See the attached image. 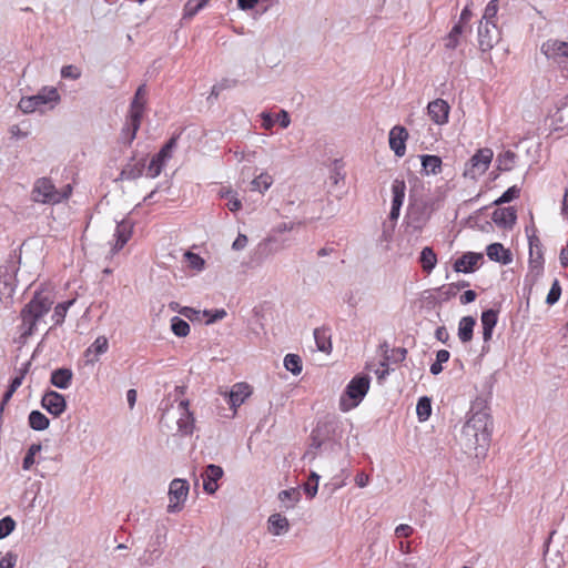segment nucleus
Segmentation results:
<instances>
[{
    "mask_svg": "<svg viewBox=\"0 0 568 568\" xmlns=\"http://www.w3.org/2000/svg\"><path fill=\"white\" fill-rule=\"evenodd\" d=\"M460 438L468 452H474L476 457L485 456L491 440L490 415L484 409H471L462 428Z\"/></svg>",
    "mask_w": 568,
    "mask_h": 568,
    "instance_id": "obj_1",
    "label": "nucleus"
},
{
    "mask_svg": "<svg viewBox=\"0 0 568 568\" xmlns=\"http://www.w3.org/2000/svg\"><path fill=\"white\" fill-rule=\"evenodd\" d=\"M53 300L41 292H36L31 301L21 310L22 335H32L37 322L42 318L51 308Z\"/></svg>",
    "mask_w": 568,
    "mask_h": 568,
    "instance_id": "obj_2",
    "label": "nucleus"
},
{
    "mask_svg": "<svg viewBox=\"0 0 568 568\" xmlns=\"http://www.w3.org/2000/svg\"><path fill=\"white\" fill-rule=\"evenodd\" d=\"M71 193L72 186L70 184L58 189L50 178L43 176L34 181L31 200L40 204H58L69 199Z\"/></svg>",
    "mask_w": 568,
    "mask_h": 568,
    "instance_id": "obj_3",
    "label": "nucleus"
},
{
    "mask_svg": "<svg viewBox=\"0 0 568 568\" xmlns=\"http://www.w3.org/2000/svg\"><path fill=\"white\" fill-rule=\"evenodd\" d=\"M60 100L61 97L54 87H43L37 94L21 98L18 106L23 113L44 112L52 110Z\"/></svg>",
    "mask_w": 568,
    "mask_h": 568,
    "instance_id": "obj_4",
    "label": "nucleus"
},
{
    "mask_svg": "<svg viewBox=\"0 0 568 568\" xmlns=\"http://www.w3.org/2000/svg\"><path fill=\"white\" fill-rule=\"evenodd\" d=\"M369 385L371 377L368 375L361 374L353 377L341 396V410L348 412L358 406L367 394Z\"/></svg>",
    "mask_w": 568,
    "mask_h": 568,
    "instance_id": "obj_5",
    "label": "nucleus"
},
{
    "mask_svg": "<svg viewBox=\"0 0 568 568\" xmlns=\"http://www.w3.org/2000/svg\"><path fill=\"white\" fill-rule=\"evenodd\" d=\"M145 104L146 89L143 84L138 88L131 102L129 116L124 128L122 129L124 140L131 142L135 139L136 131L140 128L141 120L145 110Z\"/></svg>",
    "mask_w": 568,
    "mask_h": 568,
    "instance_id": "obj_6",
    "label": "nucleus"
},
{
    "mask_svg": "<svg viewBox=\"0 0 568 568\" xmlns=\"http://www.w3.org/2000/svg\"><path fill=\"white\" fill-rule=\"evenodd\" d=\"M541 52L561 70H568V42L549 39L542 43Z\"/></svg>",
    "mask_w": 568,
    "mask_h": 568,
    "instance_id": "obj_7",
    "label": "nucleus"
},
{
    "mask_svg": "<svg viewBox=\"0 0 568 568\" xmlns=\"http://www.w3.org/2000/svg\"><path fill=\"white\" fill-rule=\"evenodd\" d=\"M190 485L187 480L175 478L169 487V505L168 511L171 514L179 513L183 509L187 498Z\"/></svg>",
    "mask_w": 568,
    "mask_h": 568,
    "instance_id": "obj_8",
    "label": "nucleus"
},
{
    "mask_svg": "<svg viewBox=\"0 0 568 568\" xmlns=\"http://www.w3.org/2000/svg\"><path fill=\"white\" fill-rule=\"evenodd\" d=\"M493 156L494 152L488 148L478 150L467 163L465 175L475 179L484 174L488 170Z\"/></svg>",
    "mask_w": 568,
    "mask_h": 568,
    "instance_id": "obj_9",
    "label": "nucleus"
},
{
    "mask_svg": "<svg viewBox=\"0 0 568 568\" xmlns=\"http://www.w3.org/2000/svg\"><path fill=\"white\" fill-rule=\"evenodd\" d=\"M478 43L483 52L490 51L500 40L501 32L497 23L479 22Z\"/></svg>",
    "mask_w": 568,
    "mask_h": 568,
    "instance_id": "obj_10",
    "label": "nucleus"
},
{
    "mask_svg": "<svg viewBox=\"0 0 568 568\" xmlns=\"http://www.w3.org/2000/svg\"><path fill=\"white\" fill-rule=\"evenodd\" d=\"M175 144H163L161 150L155 153L146 164V178L154 179L159 176L173 156V148Z\"/></svg>",
    "mask_w": 568,
    "mask_h": 568,
    "instance_id": "obj_11",
    "label": "nucleus"
},
{
    "mask_svg": "<svg viewBox=\"0 0 568 568\" xmlns=\"http://www.w3.org/2000/svg\"><path fill=\"white\" fill-rule=\"evenodd\" d=\"M146 154H133L130 161L123 166L116 180H136L146 173Z\"/></svg>",
    "mask_w": 568,
    "mask_h": 568,
    "instance_id": "obj_12",
    "label": "nucleus"
},
{
    "mask_svg": "<svg viewBox=\"0 0 568 568\" xmlns=\"http://www.w3.org/2000/svg\"><path fill=\"white\" fill-rule=\"evenodd\" d=\"M42 407L54 417L62 415L67 408V402L62 394L55 390H48L41 399Z\"/></svg>",
    "mask_w": 568,
    "mask_h": 568,
    "instance_id": "obj_13",
    "label": "nucleus"
},
{
    "mask_svg": "<svg viewBox=\"0 0 568 568\" xmlns=\"http://www.w3.org/2000/svg\"><path fill=\"white\" fill-rule=\"evenodd\" d=\"M189 405L187 399H183L179 404L180 417L176 424L179 433L183 436L192 435L195 427V419L189 409Z\"/></svg>",
    "mask_w": 568,
    "mask_h": 568,
    "instance_id": "obj_14",
    "label": "nucleus"
},
{
    "mask_svg": "<svg viewBox=\"0 0 568 568\" xmlns=\"http://www.w3.org/2000/svg\"><path fill=\"white\" fill-rule=\"evenodd\" d=\"M491 220L498 227L511 230L516 224L517 212L513 206L496 209Z\"/></svg>",
    "mask_w": 568,
    "mask_h": 568,
    "instance_id": "obj_15",
    "label": "nucleus"
},
{
    "mask_svg": "<svg viewBox=\"0 0 568 568\" xmlns=\"http://www.w3.org/2000/svg\"><path fill=\"white\" fill-rule=\"evenodd\" d=\"M481 260V253L467 252L454 262L453 268L457 273H471Z\"/></svg>",
    "mask_w": 568,
    "mask_h": 568,
    "instance_id": "obj_16",
    "label": "nucleus"
},
{
    "mask_svg": "<svg viewBox=\"0 0 568 568\" xmlns=\"http://www.w3.org/2000/svg\"><path fill=\"white\" fill-rule=\"evenodd\" d=\"M449 104L443 99H436L428 103L427 113L437 124H444L448 121Z\"/></svg>",
    "mask_w": 568,
    "mask_h": 568,
    "instance_id": "obj_17",
    "label": "nucleus"
},
{
    "mask_svg": "<svg viewBox=\"0 0 568 568\" xmlns=\"http://www.w3.org/2000/svg\"><path fill=\"white\" fill-rule=\"evenodd\" d=\"M132 231L133 224L128 220H123L116 224L114 232L115 243L113 244L111 250L113 254L122 250L123 246L129 242V240L132 236Z\"/></svg>",
    "mask_w": 568,
    "mask_h": 568,
    "instance_id": "obj_18",
    "label": "nucleus"
},
{
    "mask_svg": "<svg viewBox=\"0 0 568 568\" xmlns=\"http://www.w3.org/2000/svg\"><path fill=\"white\" fill-rule=\"evenodd\" d=\"M204 135L205 131L201 125L190 124L182 128L179 133H174L168 142L200 141Z\"/></svg>",
    "mask_w": 568,
    "mask_h": 568,
    "instance_id": "obj_19",
    "label": "nucleus"
},
{
    "mask_svg": "<svg viewBox=\"0 0 568 568\" xmlns=\"http://www.w3.org/2000/svg\"><path fill=\"white\" fill-rule=\"evenodd\" d=\"M223 476L222 467L210 464L203 474V488L207 494H214L217 489V480Z\"/></svg>",
    "mask_w": 568,
    "mask_h": 568,
    "instance_id": "obj_20",
    "label": "nucleus"
},
{
    "mask_svg": "<svg viewBox=\"0 0 568 568\" xmlns=\"http://www.w3.org/2000/svg\"><path fill=\"white\" fill-rule=\"evenodd\" d=\"M261 116V125L264 130H271L276 123H278L282 128H287L290 125V115L285 110H281L276 114H272L270 112H262Z\"/></svg>",
    "mask_w": 568,
    "mask_h": 568,
    "instance_id": "obj_21",
    "label": "nucleus"
},
{
    "mask_svg": "<svg viewBox=\"0 0 568 568\" xmlns=\"http://www.w3.org/2000/svg\"><path fill=\"white\" fill-rule=\"evenodd\" d=\"M486 254L489 260L499 262L504 265H507L513 261L510 251L505 248L500 243L489 244L486 248Z\"/></svg>",
    "mask_w": 568,
    "mask_h": 568,
    "instance_id": "obj_22",
    "label": "nucleus"
},
{
    "mask_svg": "<svg viewBox=\"0 0 568 568\" xmlns=\"http://www.w3.org/2000/svg\"><path fill=\"white\" fill-rule=\"evenodd\" d=\"M466 28L455 23L450 31L443 38L446 50H455L463 41Z\"/></svg>",
    "mask_w": 568,
    "mask_h": 568,
    "instance_id": "obj_23",
    "label": "nucleus"
},
{
    "mask_svg": "<svg viewBox=\"0 0 568 568\" xmlns=\"http://www.w3.org/2000/svg\"><path fill=\"white\" fill-rule=\"evenodd\" d=\"M314 339L317 349L329 354L332 352V335L328 327H317L314 329Z\"/></svg>",
    "mask_w": 568,
    "mask_h": 568,
    "instance_id": "obj_24",
    "label": "nucleus"
},
{
    "mask_svg": "<svg viewBox=\"0 0 568 568\" xmlns=\"http://www.w3.org/2000/svg\"><path fill=\"white\" fill-rule=\"evenodd\" d=\"M73 373L70 368H57L51 373L50 382L60 389H67L72 382Z\"/></svg>",
    "mask_w": 568,
    "mask_h": 568,
    "instance_id": "obj_25",
    "label": "nucleus"
},
{
    "mask_svg": "<svg viewBox=\"0 0 568 568\" xmlns=\"http://www.w3.org/2000/svg\"><path fill=\"white\" fill-rule=\"evenodd\" d=\"M476 320L473 316H464L458 324V337L463 343H468L473 339L474 327Z\"/></svg>",
    "mask_w": 568,
    "mask_h": 568,
    "instance_id": "obj_26",
    "label": "nucleus"
},
{
    "mask_svg": "<svg viewBox=\"0 0 568 568\" xmlns=\"http://www.w3.org/2000/svg\"><path fill=\"white\" fill-rule=\"evenodd\" d=\"M109 343L106 337L99 336L92 343V345L85 351V357L89 362L98 361L99 356L104 354L108 351Z\"/></svg>",
    "mask_w": 568,
    "mask_h": 568,
    "instance_id": "obj_27",
    "label": "nucleus"
},
{
    "mask_svg": "<svg viewBox=\"0 0 568 568\" xmlns=\"http://www.w3.org/2000/svg\"><path fill=\"white\" fill-rule=\"evenodd\" d=\"M251 395L248 385L240 383L234 385L230 393V405L233 408L241 406L245 398Z\"/></svg>",
    "mask_w": 568,
    "mask_h": 568,
    "instance_id": "obj_28",
    "label": "nucleus"
},
{
    "mask_svg": "<svg viewBox=\"0 0 568 568\" xmlns=\"http://www.w3.org/2000/svg\"><path fill=\"white\" fill-rule=\"evenodd\" d=\"M290 528V524L286 517L281 514H273L268 518V530L274 536L285 534Z\"/></svg>",
    "mask_w": 568,
    "mask_h": 568,
    "instance_id": "obj_29",
    "label": "nucleus"
},
{
    "mask_svg": "<svg viewBox=\"0 0 568 568\" xmlns=\"http://www.w3.org/2000/svg\"><path fill=\"white\" fill-rule=\"evenodd\" d=\"M419 263L424 272L430 273L437 264V255L434 250L426 246L422 250L419 256Z\"/></svg>",
    "mask_w": 568,
    "mask_h": 568,
    "instance_id": "obj_30",
    "label": "nucleus"
},
{
    "mask_svg": "<svg viewBox=\"0 0 568 568\" xmlns=\"http://www.w3.org/2000/svg\"><path fill=\"white\" fill-rule=\"evenodd\" d=\"M406 184L404 180L396 179L392 184V206L400 209L405 199Z\"/></svg>",
    "mask_w": 568,
    "mask_h": 568,
    "instance_id": "obj_31",
    "label": "nucleus"
},
{
    "mask_svg": "<svg viewBox=\"0 0 568 568\" xmlns=\"http://www.w3.org/2000/svg\"><path fill=\"white\" fill-rule=\"evenodd\" d=\"M422 166L426 174H436L440 171L442 159L437 155H422Z\"/></svg>",
    "mask_w": 568,
    "mask_h": 568,
    "instance_id": "obj_32",
    "label": "nucleus"
},
{
    "mask_svg": "<svg viewBox=\"0 0 568 568\" xmlns=\"http://www.w3.org/2000/svg\"><path fill=\"white\" fill-rule=\"evenodd\" d=\"M29 426L34 430H44L49 427V418L39 410H32L29 415Z\"/></svg>",
    "mask_w": 568,
    "mask_h": 568,
    "instance_id": "obj_33",
    "label": "nucleus"
},
{
    "mask_svg": "<svg viewBox=\"0 0 568 568\" xmlns=\"http://www.w3.org/2000/svg\"><path fill=\"white\" fill-rule=\"evenodd\" d=\"M301 494L297 489L291 488L278 493V499L286 509L293 508L300 500Z\"/></svg>",
    "mask_w": 568,
    "mask_h": 568,
    "instance_id": "obj_34",
    "label": "nucleus"
},
{
    "mask_svg": "<svg viewBox=\"0 0 568 568\" xmlns=\"http://www.w3.org/2000/svg\"><path fill=\"white\" fill-rule=\"evenodd\" d=\"M328 423H318L316 428L312 432V446L320 448L324 440L328 438Z\"/></svg>",
    "mask_w": 568,
    "mask_h": 568,
    "instance_id": "obj_35",
    "label": "nucleus"
},
{
    "mask_svg": "<svg viewBox=\"0 0 568 568\" xmlns=\"http://www.w3.org/2000/svg\"><path fill=\"white\" fill-rule=\"evenodd\" d=\"M526 233L529 243V256L542 254V245L539 237L536 235L535 226L531 229L526 227Z\"/></svg>",
    "mask_w": 568,
    "mask_h": 568,
    "instance_id": "obj_36",
    "label": "nucleus"
},
{
    "mask_svg": "<svg viewBox=\"0 0 568 568\" xmlns=\"http://www.w3.org/2000/svg\"><path fill=\"white\" fill-rule=\"evenodd\" d=\"M284 367L293 375H300L302 373V358L296 354H287L284 357Z\"/></svg>",
    "mask_w": 568,
    "mask_h": 568,
    "instance_id": "obj_37",
    "label": "nucleus"
},
{
    "mask_svg": "<svg viewBox=\"0 0 568 568\" xmlns=\"http://www.w3.org/2000/svg\"><path fill=\"white\" fill-rule=\"evenodd\" d=\"M73 303H74V300H69V301L59 303L54 307V312H53V315H52V320L54 322V325H61L64 322L67 312L70 308V306L73 305Z\"/></svg>",
    "mask_w": 568,
    "mask_h": 568,
    "instance_id": "obj_38",
    "label": "nucleus"
},
{
    "mask_svg": "<svg viewBox=\"0 0 568 568\" xmlns=\"http://www.w3.org/2000/svg\"><path fill=\"white\" fill-rule=\"evenodd\" d=\"M171 329L179 337H185L190 333V325L179 316H174L171 320Z\"/></svg>",
    "mask_w": 568,
    "mask_h": 568,
    "instance_id": "obj_39",
    "label": "nucleus"
},
{
    "mask_svg": "<svg viewBox=\"0 0 568 568\" xmlns=\"http://www.w3.org/2000/svg\"><path fill=\"white\" fill-rule=\"evenodd\" d=\"M416 413L420 422H425L429 418L432 414V403L428 397L419 398L416 406Z\"/></svg>",
    "mask_w": 568,
    "mask_h": 568,
    "instance_id": "obj_40",
    "label": "nucleus"
},
{
    "mask_svg": "<svg viewBox=\"0 0 568 568\" xmlns=\"http://www.w3.org/2000/svg\"><path fill=\"white\" fill-rule=\"evenodd\" d=\"M272 183H273V180H272L271 175H268L266 173H262L258 176H256L252 181L251 184H252L253 191H258V192L263 193L272 185Z\"/></svg>",
    "mask_w": 568,
    "mask_h": 568,
    "instance_id": "obj_41",
    "label": "nucleus"
},
{
    "mask_svg": "<svg viewBox=\"0 0 568 568\" xmlns=\"http://www.w3.org/2000/svg\"><path fill=\"white\" fill-rule=\"evenodd\" d=\"M497 12H498V0H490L484 10V14H483L480 22L496 23Z\"/></svg>",
    "mask_w": 568,
    "mask_h": 568,
    "instance_id": "obj_42",
    "label": "nucleus"
},
{
    "mask_svg": "<svg viewBox=\"0 0 568 568\" xmlns=\"http://www.w3.org/2000/svg\"><path fill=\"white\" fill-rule=\"evenodd\" d=\"M520 195V189L516 185L510 186L506 190L497 200L494 201L495 205H500L504 203H509Z\"/></svg>",
    "mask_w": 568,
    "mask_h": 568,
    "instance_id": "obj_43",
    "label": "nucleus"
},
{
    "mask_svg": "<svg viewBox=\"0 0 568 568\" xmlns=\"http://www.w3.org/2000/svg\"><path fill=\"white\" fill-rule=\"evenodd\" d=\"M206 4V0H189L184 6V18H193Z\"/></svg>",
    "mask_w": 568,
    "mask_h": 568,
    "instance_id": "obj_44",
    "label": "nucleus"
},
{
    "mask_svg": "<svg viewBox=\"0 0 568 568\" xmlns=\"http://www.w3.org/2000/svg\"><path fill=\"white\" fill-rule=\"evenodd\" d=\"M408 139L407 130L402 125H395L388 134V142H406Z\"/></svg>",
    "mask_w": 568,
    "mask_h": 568,
    "instance_id": "obj_45",
    "label": "nucleus"
},
{
    "mask_svg": "<svg viewBox=\"0 0 568 568\" xmlns=\"http://www.w3.org/2000/svg\"><path fill=\"white\" fill-rule=\"evenodd\" d=\"M481 326L494 328L498 321V313L495 310H487L481 313L480 316Z\"/></svg>",
    "mask_w": 568,
    "mask_h": 568,
    "instance_id": "obj_46",
    "label": "nucleus"
},
{
    "mask_svg": "<svg viewBox=\"0 0 568 568\" xmlns=\"http://www.w3.org/2000/svg\"><path fill=\"white\" fill-rule=\"evenodd\" d=\"M320 476L316 473H312L308 477L307 483L304 485V490L310 498H313L318 489Z\"/></svg>",
    "mask_w": 568,
    "mask_h": 568,
    "instance_id": "obj_47",
    "label": "nucleus"
},
{
    "mask_svg": "<svg viewBox=\"0 0 568 568\" xmlns=\"http://www.w3.org/2000/svg\"><path fill=\"white\" fill-rule=\"evenodd\" d=\"M343 163L341 160H335L331 170L329 180L332 184L336 185L341 180H344Z\"/></svg>",
    "mask_w": 568,
    "mask_h": 568,
    "instance_id": "obj_48",
    "label": "nucleus"
},
{
    "mask_svg": "<svg viewBox=\"0 0 568 568\" xmlns=\"http://www.w3.org/2000/svg\"><path fill=\"white\" fill-rule=\"evenodd\" d=\"M459 291V285L455 283H450L448 285H443L438 288V294L442 297L444 302L450 300L452 297L456 296L457 292Z\"/></svg>",
    "mask_w": 568,
    "mask_h": 568,
    "instance_id": "obj_49",
    "label": "nucleus"
},
{
    "mask_svg": "<svg viewBox=\"0 0 568 568\" xmlns=\"http://www.w3.org/2000/svg\"><path fill=\"white\" fill-rule=\"evenodd\" d=\"M560 295H561V286H560L559 281L556 278L550 287V291H549L547 297H546V303L548 305L556 304L559 301Z\"/></svg>",
    "mask_w": 568,
    "mask_h": 568,
    "instance_id": "obj_50",
    "label": "nucleus"
},
{
    "mask_svg": "<svg viewBox=\"0 0 568 568\" xmlns=\"http://www.w3.org/2000/svg\"><path fill=\"white\" fill-rule=\"evenodd\" d=\"M226 311L224 308H216L211 311H203V316L206 317L205 323L206 324H213L217 321L223 320L226 316Z\"/></svg>",
    "mask_w": 568,
    "mask_h": 568,
    "instance_id": "obj_51",
    "label": "nucleus"
},
{
    "mask_svg": "<svg viewBox=\"0 0 568 568\" xmlns=\"http://www.w3.org/2000/svg\"><path fill=\"white\" fill-rule=\"evenodd\" d=\"M14 527L16 521L10 516L0 519V539L9 536L13 531Z\"/></svg>",
    "mask_w": 568,
    "mask_h": 568,
    "instance_id": "obj_52",
    "label": "nucleus"
},
{
    "mask_svg": "<svg viewBox=\"0 0 568 568\" xmlns=\"http://www.w3.org/2000/svg\"><path fill=\"white\" fill-rule=\"evenodd\" d=\"M529 267L536 276L541 275L544 271V254L529 256Z\"/></svg>",
    "mask_w": 568,
    "mask_h": 568,
    "instance_id": "obj_53",
    "label": "nucleus"
},
{
    "mask_svg": "<svg viewBox=\"0 0 568 568\" xmlns=\"http://www.w3.org/2000/svg\"><path fill=\"white\" fill-rule=\"evenodd\" d=\"M29 366H30V363H26L19 371V374L11 379V383L9 385V389L16 392L22 384L23 379H24V376L26 374L28 373L29 371Z\"/></svg>",
    "mask_w": 568,
    "mask_h": 568,
    "instance_id": "obj_54",
    "label": "nucleus"
},
{
    "mask_svg": "<svg viewBox=\"0 0 568 568\" xmlns=\"http://www.w3.org/2000/svg\"><path fill=\"white\" fill-rule=\"evenodd\" d=\"M222 197L229 199L226 205L231 212H236L242 207L241 201L236 196L232 195V191H226L225 193H222Z\"/></svg>",
    "mask_w": 568,
    "mask_h": 568,
    "instance_id": "obj_55",
    "label": "nucleus"
},
{
    "mask_svg": "<svg viewBox=\"0 0 568 568\" xmlns=\"http://www.w3.org/2000/svg\"><path fill=\"white\" fill-rule=\"evenodd\" d=\"M185 256H186L191 267H193L195 270H202L203 268L204 260L200 255L191 253V252H187L185 254Z\"/></svg>",
    "mask_w": 568,
    "mask_h": 568,
    "instance_id": "obj_56",
    "label": "nucleus"
},
{
    "mask_svg": "<svg viewBox=\"0 0 568 568\" xmlns=\"http://www.w3.org/2000/svg\"><path fill=\"white\" fill-rule=\"evenodd\" d=\"M17 564V555L13 552H7L0 559V568H13Z\"/></svg>",
    "mask_w": 568,
    "mask_h": 568,
    "instance_id": "obj_57",
    "label": "nucleus"
},
{
    "mask_svg": "<svg viewBox=\"0 0 568 568\" xmlns=\"http://www.w3.org/2000/svg\"><path fill=\"white\" fill-rule=\"evenodd\" d=\"M62 78L78 79L80 77L79 70L73 65H64L61 69Z\"/></svg>",
    "mask_w": 568,
    "mask_h": 568,
    "instance_id": "obj_58",
    "label": "nucleus"
},
{
    "mask_svg": "<svg viewBox=\"0 0 568 568\" xmlns=\"http://www.w3.org/2000/svg\"><path fill=\"white\" fill-rule=\"evenodd\" d=\"M470 18H471V11H470L469 7L466 6L462 10L459 19H458V21L456 23L460 24L462 27L467 29V26H468V22L470 21Z\"/></svg>",
    "mask_w": 568,
    "mask_h": 568,
    "instance_id": "obj_59",
    "label": "nucleus"
},
{
    "mask_svg": "<svg viewBox=\"0 0 568 568\" xmlns=\"http://www.w3.org/2000/svg\"><path fill=\"white\" fill-rule=\"evenodd\" d=\"M248 239L245 234L240 233L232 244L234 251H241L246 247Z\"/></svg>",
    "mask_w": 568,
    "mask_h": 568,
    "instance_id": "obj_60",
    "label": "nucleus"
},
{
    "mask_svg": "<svg viewBox=\"0 0 568 568\" xmlns=\"http://www.w3.org/2000/svg\"><path fill=\"white\" fill-rule=\"evenodd\" d=\"M11 138L14 139H27L28 138V131L22 128L21 125H12L10 128Z\"/></svg>",
    "mask_w": 568,
    "mask_h": 568,
    "instance_id": "obj_61",
    "label": "nucleus"
},
{
    "mask_svg": "<svg viewBox=\"0 0 568 568\" xmlns=\"http://www.w3.org/2000/svg\"><path fill=\"white\" fill-rule=\"evenodd\" d=\"M179 313L189 318L190 321L197 320L200 315V311H196L187 306L181 307V310H179Z\"/></svg>",
    "mask_w": 568,
    "mask_h": 568,
    "instance_id": "obj_62",
    "label": "nucleus"
},
{
    "mask_svg": "<svg viewBox=\"0 0 568 568\" xmlns=\"http://www.w3.org/2000/svg\"><path fill=\"white\" fill-rule=\"evenodd\" d=\"M413 528L409 525L402 524L396 527L395 534L397 537H409L413 534Z\"/></svg>",
    "mask_w": 568,
    "mask_h": 568,
    "instance_id": "obj_63",
    "label": "nucleus"
},
{
    "mask_svg": "<svg viewBox=\"0 0 568 568\" xmlns=\"http://www.w3.org/2000/svg\"><path fill=\"white\" fill-rule=\"evenodd\" d=\"M476 296H477V294L475 291L468 290L464 294L460 295L459 300L463 305H466V304L474 302L476 300Z\"/></svg>",
    "mask_w": 568,
    "mask_h": 568,
    "instance_id": "obj_64",
    "label": "nucleus"
}]
</instances>
